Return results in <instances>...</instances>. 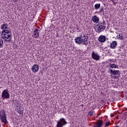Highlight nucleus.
Here are the masks:
<instances>
[{
  "label": "nucleus",
  "mask_w": 127,
  "mask_h": 127,
  "mask_svg": "<svg viewBox=\"0 0 127 127\" xmlns=\"http://www.w3.org/2000/svg\"><path fill=\"white\" fill-rule=\"evenodd\" d=\"M89 39V36L88 35H85L84 34H81L79 37H76L74 40L75 43L77 44H83V45H88L89 42L88 40Z\"/></svg>",
  "instance_id": "1"
},
{
  "label": "nucleus",
  "mask_w": 127,
  "mask_h": 127,
  "mask_svg": "<svg viewBox=\"0 0 127 127\" xmlns=\"http://www.w3.org/2000/svg\"><path fill=\"white\" fill-rule=\"evenodd\" d=\"M106 25H107V23H106V21L105 20H102L98 23V24L96 25V28H95V30L96 32L100 33L102 32V31H104L106 29Z\"/></svg>",
  "instance_id": "2"
},
{
  "label": "nucleus",
  "mask_w": 127,
  "mask_h": 127,
  "mask_svg": "<svg viewBox=\"0 0 127 127\" xmlns=\"http://www.w3.org/2000/svg\"><path fill=\"white\" fill-rule=\"evenodd\" d=\"M0 118L1 122L4 124H7V120H6V114L4 110L0 111Z\"/></svg>",
  "instance_id": "3"
},
{
  "label": "nucleus",
  "mask_w": 127,
  "mask_h": 127,
  "mask_svg": "<svg viewBox=\"0 0 127 127\" xmlns=\"http://www.w3.org/2000/svg\"><path fill=\"white\" fill-rule=\"evenodd\" d=\"M2 39L4 40V41L10 43L11 42V38H12V35L11 34L9 35H1Z\"/></svg>",
  "instance_id": "4"
},
{
  "label": "nucleus",
  "mask_w": 127,
  "mask_h": 127,
  "mask_svg": "<svg viewBox=\"0 0 127 127\" xmlns=\"http://www.w3.org/2000/svg\"><path fill=\"white\" fill-rule=\"evenodd\" d=\"M1 97L3 99H9V93H8V89H5L2 92Z\"/></svg>",
  "instance_id": "5"
},
{
  "label": "nucleus",
  "mask_w": 127,
  "mask_h": 127,
  "mask_svg": "<svg viewBox=\"0 0 127 127\" xmlns=\"http://www.w3.org/2000/svg\"><path fill=\"white\" fill-rule=\"evenodd\" d=\"M91 56L93 59H94V60H100V56L98 55V53H95L94 51L92 52Z\"/></svg>",
  "instance_id": "6"
},
{
  "label": "nucleus",
  "mask_w": 127,
  "mask_h": 127,
  "mask_svg": "<svg viewBox=\"0 0 127 127\" xmlns=\"http://www.w3.org/2000/svg\"><path fill=\"white\" fill-rule=\"evenodd\" d=\"M39 69V66L37 64H34L32 67V71L34 73H36V72H37V71H38Z\"/></svg>",
  "instance_id": "7"
},
{
  "label": "nucleus",
  "mask_w": 127,
  "mask_h": 127,
  "mask_svg": "<svg viewBox=\"0 0 127 127\" xmlns=\"http://www.w3.org/2000/svg\"><path fill=\"white\" fill-rule=\"evenodd\" d=\"M9 33L11 34V30L10 29H9V30L6 29V30H4L1 31V35H9L8 34H9Z\"/></svg>",
  "instance_id": "8"
},
{
  "label": "nucleus",
  "mask_w": 127,
  "mask_h": 127,
  "mask_svg": "<svg viewBox=\"0 0 127 127\" xmlns=\"http://www.w3.org/2000/svg\"><path fill=\"white\" fill-rule=\"evenodd\" d=\"M109 72H110V74H112V75H120V70H113L112 68H109Z\"/></svg>",
  "instance_id": "9"
},
{
  "label": "nucleus",
  "mask_w": 127,
  "mask_h": 127,
  "mask_svg": "<svg viewBox=\"0 0 127 127\" xmlns=\"http://www.w3.org/2000/svg\"><path fill=\"white\" fill-rule=\"evenodd\" d=\"M104 122L103 121L99 120L95 125L94 127H103V124Z\"/></svg>",
  "instance_id": "10"
},
{
  "label": "nucleus",
  "mask_w": 127,
  "mask_h": 127,
  "mask_svg": "<svg viewBox=\"0 0 127 127\" xmlns=\"http://www.w3.org/2000/svg\"><path fill=\"white\" fill-rule=\"evenodd\" d=\"M117 45H118L117 41H114L110 44V48L111 49H115L117 47Z\"/></svg>",
  "instance_id": "11"
},
{
  "label": "nucleus",
  "mask_w": 127,
  "mask_h": 127,
  "mask_svg": "<svg viewBox=\"0 0 127 127\" xmlns=\"http://www.w3.org/2000/svg\"><path fill=\"white\" fill-rule=\"evenodd\" d=\"M98 41H99V42H101L102 43L105 42V41H106V37L105 36L101 35L98 38Z\"/></svg>",
  "instance_id": "12"
},
{
  "label": "nucleus",
  "mask_w": 127,
  "mask_h": 127,
  "mask_svg": "<svg viewBox=\"0 0 127 127\" xmlns=\"http://www.w3.org/2000/svg\"><path fill=\"white\" fill-rule=\"evenodd\" d=\"M92 21H93V22H95V23H98L99 22V21L100 20V19L97 16H94L92 18Z\"/></svg>",
  "instance_id": "13"
},
{
  "label": "nucleus",
  "mask_w": 127,
  "mask_h": 127,
  "mask_svg": "<svg viewBox=\"0 0 127 127\" xmlns=\"http://www.w3.org/2000/svg\"><path fill=\"white\" fill-rule=\"evenodd\" d=\"M109 67H110V68H117V69H119V66H118V65H117L115 64H112L110 63L109 64Z\"/></svg>",
  "instance_id": "14"
},
{
  "label": "nucleus",
  "mask_w": 127,
  "mask_h": 127,
  "mask_svg": "<svg viewBox=\"0 0 127 127\" xmlns=\"http://www.w3.org/2000/svg\"><path fill=\"white\" fill-rule=\"evenodd\" d=\"M21 107H19L18 108L16 109V111L18 114H20V115H23V110H21Z\"/></svg>",
  "instance_id": "15"
},
{
  "label": "nucleus",
  "mask_w": 127,
  "mask_h": 127,
  "mask_svg": "<svg viewBox=\"0 0 127 127\" xmlns=\"http://www.w3.org/2000/svg\"><path fill=\"white\" fill-rule=\"evenodd\" d=\"M1 29H2V30H5L6 29H8V28H7V24H3V25H2V26H1Z\"/></svg>",
  "instance_id": "16"
},
{
  "label": "nucleus",
  "mask_w": 127,
  "mask_h": 127,
  "mask_svg": "<svg viewBox=\"0 0 127 127\" xmlns=\"http://www.w3.org/2000/svg\"><path fill=\"white\" fill-rule=\"evenodd\" d=\"M95 9H99L101 7L100 3H97L94 5Z\"/></svg>",
  "instance_id": "17"
},
{
  "label": "nucleus",
  "mask_w": 127,
  "mask_h": 127,
  "mask_svg": "<svg viewBox=\"0 0 127 127\" xmlns=\"http://www.w3.org/2000/svg\"><path fill=\"white\" fill-rule=\"evenodd\" d=\"M117 37H118V39H120V40H123V39H124V37H123V34L118 35Z\"/></svg>",
  "instance_id": "18"
},
{
  "label": "nucleus",
  "mask_w": 127,
  "mask_h": 127,
  "mask_svg": "<svg viewBox=\"0 0 127 127\" xmlns=\"http://www.w3.org/2000/svg\"><path fill=\"white\" fill-rule=\"evenodd\" d=\"M34 37L35 38H38V37H39V32L35 33V34H34Z\"/></svg>",
  "instance_id": "19"
},
{
  "label": "nucleus",
  "mask_w": 127,
  "mask_h": 127,
  "mask_svg": "<svg viewBox=\"0 0 127 127\" xmlns=\"http://www.w3.org/2000/svg\"><path fill=\"white\" fill-rule=\"evenodd\" d=\"M3 45V41H2V39L0 38V47H1Z\"/></svg>",
  "instance_id": "20"
},
{
  "label": "nucleus",
  "mask_w": 127,
  "mask_h": 127,
  "mask_svg": "<svg viewBox=\"0 0 127 127\" xmlns=\"http://www.w3.org/2000/svg\"><path fill=\"white\" fill-rule=\"evenodd\" d=\"M16 107H19L20 106V103H19V101H17V103H15Z\"/></svg>",
  "instance_id": "21"
},
{
  "label": "nucleus",
  "mask_w": 127,
  "mask_h": 127,
  "mask_svg": "<svg viewBox=\"0 0 127 127\" xmlns=\"http://www.w3.org/2000/svg\"><path fill=\"white\" fill-rule=\"evenodd\" d=\"M94 112L90 111L88 112V116H90V117H92V116H93V114Z\"/></svg>",
  "instance_id": "22"
},
{
  "label": "nucleus",
  "mask_w": 127,
  "mask_h": 127,
  "mask_svg": "<svg viewBox=\"0 0 127 127\" xmlns=\"http://www.w3.org/2000/svg\"><path fill=\"white\" fill-rule=\"evenodd\" d=\"M99 12H104V7H102L99 11Z\"/></svg>",
  "instance_id": "23"
},
{
  "label": "nucleus",
  "mask_w": 127,
  "mask_h": 127,
  "mask_svg": "<svg viewBox=\"0 0 127 127\" xmlns=\"http://www.w3.org/2000/svg\"><path fill=\"white\" fill-rule=\"evenodd\" d=\"M39 31V30L37 28H35L34 31V33H36Z\"/></svg>",
  "instance_id": "24"
},
{
  "label": "nucleus",
  "mask_w": 127,
  "mask_h": 127,
  "mask_svg": "<svg viewBox=\"0 0 127 127\" xmlns=\"http://www.w3.org/2000/svg\"><path fill=\"white\" fill-rule=\"evenodd\" d=\"M109 126H110V122L106 123L105 127H109Z\"/></svg>",
  "instance_id": "25"
},
{
  "label": "nucleus",
  "mask_w": 127,
  "mask_h": 127,
  "mask_svg": "<svg viewBox=\"0 0 127 127\" xmlns=\"http://www.w3.org/2000/svg\"><path fill=\"white\" fill-rule=\"evenodd\" d=\"M14 1V2H16L17 1H18V0H13Z\"/></svg>",
  "instance_id": "26"
},
{
  "label": "nucleus",
  "mask_w": 127,
  "mask_h": 127,
  "mask_svg": "<svg viewBox=\"0 0 127 127\" xmlns=\"http://www.w3.org/2000/svg\"><path fill=\"white\" fill-rule=\"evenodd\" d=\"M113 2L114 3V4H117V2H115L114 1H113Z\"/></svg>",
  "instance_id": "27"
},
{
  "label": "nucleus",
  "mask_w": 127,
  "mask_h": 127,
  "mask_svg": "<svg viewBox=\"0 0 127 127\" xmlns=\"http://www.w3.org/2000/svg\"><path fill=\"white\" fill-rule=\"evenodd\" d=\"M111 117H115V115H114V114H111Z\"/></svg>",
  "instance_id": "28"
},
{
  "label": "nucleus",
  "mask_w": 127,
  "mask_h": 127,
  "mask_svg": "<svg viewBox=\"0 0 127 127\" xmlns=\"http://www.w3.org/2000/svg\"><path fill=\"white\" fill-rule=\"evenodd\" d=\"M111 1H114V0H110Z\"/></svg>",
  "instance_id": "29"
},
{
  "label": "nucleus",
  "mask_w": 127,
  "mask_h": 127,
  "mask_svg": "<svg viewBox=\"0 0 127 127\" xmlns=\"http://www.w3.org/2000/svg\"><path fill=\"white\" fill-rule=\"evenodd\" d=\"M119 127L118 126H116V127Z\"/></svg>",
  "instance_id": "30"
},
{
  "label": "nucleus",
  "mask_w": 127,
  "mask_h": 127,
  "mask_svg": "<svg viewBox=\"0 0 127 127\" xmlns=\"http://www.w3.org/2000/svg\"><path fill=\"white\" fill-rule=\"evenodd\" d=\"M98 12H95V13H97Z\"/></svg>",
  "instance_id": "31"
}]
</instances>
